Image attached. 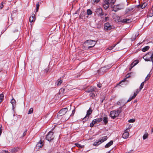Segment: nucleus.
Here are the masks:
<instances>
[{
  "label": "nucleus",
  "instance_id": "cd10ccee",
  "mask_svg": "<svg viewBox=\"0 0 153 153\" xmlns=\"http://www.w3.org/2000/svg\"><path fill=\"white\" fill-rule=\"evenodd\" d=\"M126 78L124 79L123 80H122L118 84V85H119L120 84H121L123 82H124L126 81V78H128L129 77V76H128V75H127L126 76Z\"/></svg>",
  "mask_w": 153,
  "mask_h": 153
},
{
  "label": "nucleus",
  "instance_id": "4d7b16f0",
  "mask_svg": "<svg viewBox=\"0 0 153 153\" xmlns=\"http://www.w3.org/2000/svg\"><path fill=\"white\" fill-rule=\"evenodd\" d=\"M151 61L153 62V53L152 54V58Z\"/></svg>",
  "mask_w": 153,
  "mask_h": 153
},
{
  "label": "nucleus",
  "instance_id": "2eb2a0df",
  "mask_svg": "<svg viewBox=\"0 0 153 153\" xmlns=\"http://www.w3.org/2000/svg\"><path fill=\"white\" fill-rule=\"evenodd\" d=\"M104 4H103V7L104 8L105 10L107 9L109 7V5L110 4L109 2L108 1H104Z\"/></svg>",
  "mask_w": 153,
  "mask_h": 153
},
{
  "label": "nucleus",
  "instance_id": "5701e85b",
  "mask_svg": "<svg viewBox=\"0 0 153 153\" xmlns=\"http://www.w3.org/2000/svg\"><path fill=\"white\" fill-rule=\"evenodd\" d=\"M103 121L105 124H106L108 122V117L107 116H105L103 117Z\"/></svg>",
  "mask_w": 153,
  "mask_h": 153
},
{
  "label": "nucleus",
  "instance_id": "8fccbe9b",
  "mask_svg": "<svg viewBox=\"0 0 153 153\" xmlns=\"http://www.w3.org/2000/svg\"><path fill=\"white\" fill-rule=\"evenodd\" d=\"M3 5L2 2L1 4H0V9H1L3 8Z\"/></svg>",
  "mask_w": 153,
  "mask_h": 153
},
{
  "label": "nucleus",
  "instance_id": "9d476101",
  "mask_svg": "<svg viewBox=\"0 0 153 153\" xmlns=\"http://www.w3.org/2000/svg\"><path fill=\"white\" fill-rule=\"evenodd\" d=\"M95 13L98 16H101L104 15V13L102 12V10L101 7L96 9L95 11Z\"/></svg>",
  "mask_w": 153,
  "mask_h": 153
},
{
  "label": "nucleus",
  "instance_id": "f3484780",
  "mask_svg": "<svg viewBox=\"0 0 153 153\" xmlns=\"http://www.w3.org/2000/svg\"><path fill=\"white\" fill-rule=\"evenodd\" d=\"M132 21L131 19H124L122 21V22L124 23H129Z\"/></svg>",
  "mask_w": 153,
  "mask_h": 153
},
{
  "label": "nucleus",
  "instance_id": "423d86ee",
  "mask_svg": "<svg viewBox=\"0 0 153 153\" xmlns=\"http://www.w3.org/2000/svg\"><path fill=\"white\" fill-rule=\"evenodd\" d=\"M119 113L120 112L118 110L117 111H113L111 112L110 116L112 118L114 119L119 115Z\"/></svg>",
  "mask_w": 153,
  "mask_h": 153
},
{
  "label": "nucleus",
  "instance_id": "c756f323",
  "mask_svg": "<svg viewBox=\"0 0 153 153\" xmlns=\"http://www.w3.org/2000/svg\"><path fill=\"white\" fill-rule=\"evenodd\" d=\"M65 89L63 88H61L59 91V94H64L65 93Z\"/></svg>",
  "mask_w": 153,
  "mask_h": 153
},
{
  "label": "nucleus",
  "instance_id": "49530a36",
  "mask_svg": "<svg viewBox=\"0 0 153 153\" xmlns=\"http://www.w3.org/2000/svg\"><path fill=\"white\" fill-rule=\"evenodd\" d=\"M135 120L134 119H131L128 120V122L129 123H133L135 122Z\"/></svg>",
  "mask_w": 153,
  "mask_h": 153
},
{
  "label": "nucleus",
  "instance_id": "603ef678",
  "mask_svg": "<svg viewBox=\"0 0 153 153\" xmlns=\"http://www.w3.org/2000/svg\"><path fill=\"white\" fill-rule=\"evenodd\" d=\"M49 67H48L46 69H45V71L46 72H47L49 70Z\"/></svg>",
  "mask_w": 153,
  "mask_h": 153
},
{
  "label": "nucleus",
  "instance_id": "1a4fd4ad",
  "mask_svg": "<svg viewBox=\"0 0 153 153\" xmlns=\"http://www.w3.org/2000/svg\"><path fill=\"white\" fill-rule=\"evenodd\" d=\"M102 118H97L96 119H95L90 124V126L91 127H93L95 124L96 123H99L100 122L102 121Z\"/></svg>",
  "mask_w": 153,
  "mask_h": 153
},
{
  "label": "nucleus",
  "instance_id": "a211bd4d",
  "mask_svg": "<svg viewBox=\"0 0 153 153\" xmlns=\"http://www.w3.org/2000/svg\"><path fill=\"white\" fill-rule=\"evenodd\" d=\"M129 136V133L128 132H125L123 134V137L125 139L127 138Z\"/></svg>",
  "mask_w": 153,
  "mask_h": 153
},
{
  "label": "nucleus",
  "instance_id": "72a5a7b5",
  "mask_svg": "<svg viewBox=\"0 0 153 153\" xmlns=\"http://www.w3.org/2000/svg\"><path fill=\"white\" fill-rule=\"evenodd\" d=\"M146 81L145 80L144 82H143L141 83L139 88V89L140 90H141L143 88V87L144 85V83Z\"/></svg>",
  "mask_w": 153,
  "mask_h": 153
},
{
  "label": "nucleus",
  "instance_id": "6e6552de",
  "mask_svg": "<svg viewBox=\"0 0 153 153\" xmlns=\"http://www.w3.org/2000/svg\"><path fill=\"white\" fill-rule=\"evenodd\" d=\"M112 26L108 22L105 23L104 25V30L106 31L111 30L112 28Z\"/></svg>",
  "mask_w": 153,
  "mask_h": 153
},
{
  "label": "nucleus",
  "instance_id": "2f4dec72",
  "mask_svg": "<svg viewBox=\"0 0 153 153\" xmlns=\"http://www.w3.org/2000/svg\"><path fill=\"white\" fill-rule=\"evenodd\" d=\"M75 145L78 147L82 148L84 147V146L81 145L78 143H75Z\"/></svg>",
  "mask_w": 153,
  "mask_h": 153
},
{
  "label": "nucleus",
  "instance_id": "37998d69",
  "mask_svg": "<svg viewBox=\"0 0 153 153\" xmlns=\"http://www.w3.org/2000/svg\"><path fill=\"white\" fill-rule=\"evenodd\" d=\"M141 91V90H140V89L139 90L138 89H137L136 91V92H134V95H136V96H137V94H138V93L140 92V91Z\"/></svg>",
  "mask_w": 153,
  "mask_h": 153
},
{
  "label": "nucleus",
  "instance_id": "680f3d73",
  "mask_svg": "<svg viewBox=\"0 0 153 153\" xmlns=\"http://www.w3.org/2000/svg\"><path fill=\"white\" fill-rule=\"evenodd\" d=\"M69 117H67V118H66L65 119V120H67L69 118Z\"/></svg>",
  "mask_w": 153,
  "mask_h": 153
},
{
  "label": "nucleus",
  "instance_id": "e2e57ef3",
  "mask_svg": "<svg viewBox=\"0 0 153 153\" xmlns=\"http://www.w3.org/2000/svg\"><path fill=\"white\" fill-rule=\"evenodd\" d=\"M18 30H15V31H14V32H18Z\"/></svg>",
  "mask_w": 153,
  "mask_h": 153
},
{
  "label": "nucleus",
  "instance_id": "aec40b11",
  "mask_svg": "<svg viewBox=\"0 0 153 153\" xmlns=\"http://www.w3.org/2000/svg\"><path fill=\"white\" fill-rule=\"evenodd\" d=\"M19 148L17 147L14 148L10 149V152L13 153H15L18 151Z\"/></svg>",
  "mask_w": 153,
  "mask_h": 153
},
{
  "label": "nucleus",
  "instance_id": "4468645a",
  "mask_svg": "<svg viewBox=\"0 0 153 153\" xmlns=\"http://www.w3.org/2000/svg\"><path fill=\"white\" fill-rule=\"evenodd\" d=\"M106 71V67H104L101 68L99 70H98V72L100 75L103 74Z\"/></svg>",
  "mask_w": 153,
  "mask_h": 153
},
{
  "label": "nucleus",
  "instance_id": "c9c22d12",
  "mask_svg": "<svg viewBox=\"0 0 153 153\" xmlns=\"http://www.w3.org/2000/svg\"><path fill=\"white\" fill-rule=\"evenodd\" d=\"M89 96L91 97H92V98H94L95 96V94L93 92L90 93Z\"/></svg>",
  "mask_w": 153,
  "mask_h": 153
},
{
  "label": "nucleus",
  "instance_id": "a878e982",
  "mask_svg": "<svg viewBox=\"0 0 153 153\" xmlns=\"http://www.w3.org/2000/svg\"><path fill=\"white\" fill-rule=\"evenodd\" d=\"M149 46H145L144 48H143L142 50V51L143 52H145L146 51H147L149 50Z\"/></svg>",
  "mask_w": 153,
  "mask_h": 153
},
{
  "label": "nucleus",
  "instance_id": "7c9ffc66",
  "mask_svg": "<svg viewBox=\"0 0 153 153\" xmlns=\"http://www.w3.org/2000/svg\"><path fill=\"white\" fill-rule=\"evenodd\" d=\"M100 0H91V2L93 4L97 3L100 1Z\"/></svg>",
  "mask_w": 153,
  "mask_h": 153
},
{
  "label": "nucleus",
  "instance_id": "20e7f679",
  "mask_svg": "<svg viewBox=\"0 0 153 153\" xmlns=\"http://www.w3.org/2000/svg\"><path fill=\"white\" fill-rule=\"evenodd\" d=\"M85 43H87L88 44V45H90V46H88V48L89 49L94 47L96 44V42L95 41L93 40H88L85 41Z\"/></svg>",
  "mask_w": 153,
  "mask_h": 153
},
{
  "label": "nucleus",
  "instance_id": "6e6d98bb",
  "mask_svg": "<svg viewBox=\"0 0 153 153\" xmlns=\"http://www.w3.org/2000/svg\"><path fill=\"white\" fill-rule=\"evenodd\" d=\"M30 17H32V18H35V15L34 14H32L31 16H30Z\"/></svg>",
  "mask_w": 153,
  "mask_h": 153
},
{
  "label": "nucleus",
  "instance_id": "69168bd1",
  "mask_svg": "<svg viewBox=\"0 0 153 153\" xmlns=\"http://www.w3.org/2000/svg\"><path fill=\"white\" fill-rule=\"evenodd\" d=\"M109 1V0H104V1Z\"/></svg>",
  "mask_w": 153,
  "mask_h": 153
},
{
  "label": "nucleus",
  "instance_id": "393cba45",
  "mask_svg": "<svg viewBox=\"0 0 153 153\" xmlns=\"http://www.w3.org/2000/svg\"><path fill=\"white\" fill-rule=\"evenodd\" d=\"M149 134L147 132L146 133L143 135V140H144L147 138H148V137Z\"/></svg>",
  "mask_w": 153,
  "mask_h": 153
},
{
  "label": "nucleus",
  "instance_id": "3c124183",
  "mask_svg": "<svg viewBox=\"0 0 153 153\" xmlns=\"http://www.w3.org/2000/svg\"><path fill=\"white\" fill-rule=\"evenodd\" d=\"M1 127H2V126H0V135H1V133H2V130L1 128Z\"/></svg>",
  "mask_w": 153,
  "mask_h": 153
},
{
  "label": "nucleus",
  "instance_id": "f8f14e48",
  "mask_svg": "<svg viewBox=\"0 0 153 153\" xmlns=\"http://www.w3.org/2000/svg\"><path fill=\"white\" fill-rule=\"evenodd\" d=\"M123 8L122 6L120 5L119 4L117 5H114L113 7V11L116 12L118 10H121Z\"/></svg>",
  "mask_w": 153,
  "mask_h": 153
},
{
  "label": "nucleus",
  "instance_id": "f257e3e1",
  "mask_svg": "<svg viewBox=\"0 0 153 153\" xmlns=\"http://www.w3.org/2000/svg\"><path fill=\"white\" fill-rule=\"evenodd\" d=\"M108 137L107 136L102 137L98 140H96L93 144L94 146H98L102 143L107 140Z\"/></svg>",
  "mask_w": 153,
  "mask_h": 153
},
{
  "label": "nucleus",
  "instance_id": "338daca9",
  "mask_svg": "<svg viewBox=\"0 0 153 153\" xmlns=\"http://www.w3.org/2000/svg\"><path fill=\"white\" fill-rule=\"evenodd\" d=\"M77 11L75 12V14H77Z\"/></svg>",
  "mask_w": 153,
  "mask_h": 153
},
{
  "label": "nucleus",
  "instance_id": "052dcab7",
  "mask_svg": "<svg viewBox=\"0 0 153 153\" xmlns=\"http://www.w3.org/2000/svg\"><path fill=\"white\" fill-rule=\"evenodd\" d=\"M137 102V100H134V103L136 102Z\"/></svg>",
  "mask_w": 153,
  "mask_h": 153
},
{
  "label": "nucleus",
  "instance_id": "dca6fc26",
  "mask_svg": "<svg viewBox=\"0 0 153 153\" xmlns=\"http://www.w3.org/2000/svg\"><path fill=\"white\" fill-rule=\"evenodd\" d=\"M96 89V88H94V87L91 86L88 89L86 92L88 93L90 92H93L95 91Z\"/></svg>",
  "mask_w": 153,
  "mask_h": 153
},
{
  "label": "nucleus",
  "instance_id": "f704fd0d",
  "mask_svg": "<svg viewBox=\"0 0 153 153\" xmlns=\"http://www.w3.org/2000/svg\"><path fill=\"white\" fill-rule=\"evenodd\" d=\"M39 7V3L38 2L36 4V12H37L38 11V9Z\"/></svg>",
  "mask_w": 153,
  "mask_h": 153
},
{
  "label": "nucleus",
  "instance_id": "c85d7f7f",
  "mask_svg": "<svg viewBox=\"0 0 153 153\" xmlns=\"http://www.w3.org/2000/svg\"><path fill=\"white\" fill-rule=\"evenodd\" d=\"M147 4L146 2H145L143 3V4L141 5L140 7L141 8L143 9L145 8L147 6Z\"/></svg>",
  "mask_w": 153,
  "mask_h": 153
},
{
  "label": "nucleus",
  "instance_id": "0eeeda50",
  "mask_svg": "<svg viewBox=\"0 0 153 153\" xmlns=\"http://www.w3.org/2000/svg\"><path fill=\"white\" fill-rule=\"evenodd\" d=\"M152 53L150 52H149L143 57V58L146 61H151L152 60Z\"/></svg>",
  "mask_w": 153,
  "mask_h": 153
},
{
  "label": "nucleus",
  "instance_id": "412c9836",
  "mask_svg": "<svg viewBox=\"0 0 153 153\" xmlns=\"http://www.w3.org/2000/svg\"><path fill=\"white\" fill-rule=\"evenodd\" d=\"M11 103L12 105L13 108V109L16 106V101L14 99H12L11 101Z\"/></svg>",
  "mask_w": 153,
  "mask_h": 153
},
{
  "label": "nucleus",
  "instance_id": "13d9d810",
  "mask_svg": "<svg viewBox=\"0 0 153 153\" xmlns=\"http://www.w3.org/2000/svg\"><path fill=\"white\" fill-rule=\"evenodd\" d=\"M104 15L105 17V16H108V15L107 14H106V13L104 14V15Z\"/></svg>",
  "mask_w": 153,
  "mask_h": 153
},
{
  "label": "nucleus",
  "instance_id": "473e14b6",
  "mask_svg": "<svg viewBox=\"0 0 153 153\" xmlns=\"http://www.w3.org/2000/svg\"><path fill=\"white\" fill-rule=\"evenodd\" d=\"M92 12L90 9H88L87 10V13L88 15H91L92 14Z\"/></svg>",
  "mask_w": 153,
  "mask_h": 153
},
{
  "label": "nucleus",
  "instance_id": "bf43d9fd",
  "mask_svg": "<svg viewBox=\"0 0 153 153\" xmlns=\"http://www.w3.org/2000/svg\"><path fill=\"white\" fill-rule=\"evenodd\" d=\"M8 153V152L5 151L3 152L2 153Z\"/></svg>",
  "mask_w": 153,
  "mask_h": 153
},
{
  "label": "nucleus",
  "instance_id": "bb28decb",
  "mask_svg": "<svg viewBox=\"0 0 153 153\" xmlns=\"http://www.w3.org/2000/svg\"><path fill=\"white\" fill-rule=\"evenodd\" d=\"M136 97V95H134L130 97L128 100L127 101V102L130 101L134 99Z\"/></svg>",
  "mask_w": 153,
  "mask_h": 153
},
{
  "label": "nucleus",
  "instance_id": "09e8293b",
  "mask_svg": "<svg viewBox=\"0 0 153 153\" xmlns=\"http://www.w3.org/2000/svg\"><path fill=\"white\" fill-rule=\"evenodd\" d=\"M75 108L73 110V111H72V113L71 115H70V116H71L72 115H73L75 113Z\"/></svg>",
  "mask_w": 153,
  "mask_h": 153
},
{
  "label": "nucleus",
  "instance_id": "0e129e2a",
  "mask_svg": "<svg viewBox=\"0 0 153 153\" xmlns=\"http://www.w3.org/2000/svg\"><path fill=\"white\" fill-rule=\"evenodd\" d=\"M153 13L152 14H151V15L150 16H152L153 15V10H152Z\"/></svg>",
  "mask_w": 153,
  "mask_h": 153
},
{
  "label": "nucleus",
  "instance_id": "6ab92c4d",
  "mask_svg": "<svg viewBox=\"0 0 153 153\" xmlns=\"http://www.w3.org/2000/svg\"><path fill=\"white\" fill-rule=\"evenodd\" d=\"M113 144V141L112 140L110 141L109 143H107L105 146V148H108L109 147Z\"/></svg>",
  "mask_w": 153,
  "mask_h": 153
},
{
  "label": "nucleus",
  "instance_id": "79ce46f5",
  "mask_svg": "<svg viewBox=\"0 0 153 153\" xmlns=\"http://www.w3.org/2000/svg\"><path fill=\"white\" fill-rule=\"evenodd\" d=\"M35 18H32V17H30L29 18V21L31 23L35 21Z\"/></svg>",
  "mask_w": 153,
  "mask_h": 153
},
{
  "label": "nucleus",
  "instance_id": "c03bdc74",
  "mask_svg": "<svg viewBox=\"0 0 153 153\" xmlns=\"http://www.w3.org/2000/svg\"><path fill=\"white\" fill-rule=\"evenodd\" d=\"M133 9V8L132 7H129L126 9V11L128 12L129 11H131Z\"/></svg>",
  "mask_w": 153,
  "mask_h": 153
},
{
  "label": "nucleus",
  "instance_id": "4be33fe9",
  "mask_svg": "<svg viewBox=\"0 0 153 153\" xmlns=\"http://www.w3.org/2000/svg\"><path fill=\"white\" fill-rule=\"evenodd\" d=\"M85 14H86L85 12H83L80 13L79 18V19H83L85 17Z\"/></svg>",
  "mask_w": 153,
  "mask_h": 153
},
{
  "label": "nucleus",
  "instance_id": "a18cd8bd",
  "mask_svg": "<svg viewBox=\"0 0 153 153\" xmlns=\"http://www.w3.org/2000/svg\"><path fill=\"white\" fill-rule=\"evenodd\" d=\"M150 76H151V75L150 74H148L147 75V76H146V77L145 78V81H146V80H147L149 79V78L150 77Z\"/></svg>",
  "mask_w": 153,
  "mask_h": 153
},
{
  "label": "nucleus",
  "instance_id": "de8ad7c7",
  "mask_svg": "<svg viewBox=\"0 0 153 153\" xmlns=\"http://www.w3.org/2000/svg\"><path fill=\"white\" fill-rule=\"evenodd\" d=\"M134 65L133 66H134L136 65L138 63V60H136L134 61Z\"/></svg>",
  "mask_w": 153,
  "mask_h": 153
},
{
  "label": "nucleus",
  "instance_id": "4c0bfd02",
  "mask_svg": "<svg viewBox=\"0 0 153 153\" xmlns=\"http://www.w3.org/2000/svg\"><path fill=\"white\" fill-rule=\"evenodd\" d=\"M62 80H58V82H57V85L58 86H59L60 85H61V84L62 83Z\"/></svg>",
  "mask_w": 153,
  "mask_h": 153
},
{
  "label": "nucleus",
  "instance_id": "9b49d317",
  "mask_svg": "<svg viewBox=\"0 0 153 153\" xmlns=\"http://www.w3.org/2000/svg\"><path fill=\"white\" fill-rule=\"evenodd\" d=\"M14 14H15V15L16 14V12L15 11L14 12V11H13L11 13V16L10 17H8V24H10V25H11L13 22V19L14 17Z\"/></svg>",
  "mask_w": 153,
  "mask_h": 153
},
{
  "label": "nucleus",
  "instance_id": "7ed1b4c3",
  "mask_svg": "<svg viewBox=\"0 0 153 153\" xmlns=\"http://www.w3.org/2000/svg\"><path fill=\"white\" fill-rule=\"evenodd\" d=\"M53 132L52 131H50L49 132L46 137V140L48 141H51L53 140L54 138V136L53 135Z\"/></svg>",
  "mask_w": 153,
  "mask_h": 153
},
{
  "label": "nucleus",
  "instance_id": "ddd939ff",
  "mask_svg": "<svg viewBox=\"0 0 153 153\" xmlns=\"http://www.w3.org/2000/svg\"><path fill=\"white\" fill-rule=\"evenodd\" d=\"M43 145V141L41 140L38 143L36 146V149H39L40 148H42Z\"/></svg>",
  "mask_w": 153,
  "mask_h": 153
},
{
  "label": "nucleus",
  "instance_id": "e433bc0d",
  "mask_svg": "<svg viewBox=\"0 0 153 153\" xmlns=\"http://www.w3.org/2000/svg\"><path fill=\"white\" fill-rule=\"evenodd\" d=\"M4 95L3 94H0V102H1L3 99Z\"/></svg>",
  "mask_w": 153,
  "mask_h": 153
},
{
  "label": "nucleus",
  "instance_id": "5fc2aeb1",
  "mask_svg": "<svg viewBox=\"0 0 153 153\" xmlns=\"http://www.w3.org/2000/svg\"><path fill=\"white\" fill-rule=\"evenodd\" d=\"M116 44H115V45H114L113 46H112L111 47L110 49H109L111 50V49H113L114 47H115V46H116Z\"/></svg>",
  "mask_w": 153,
  "mask_h": 153
},
{
  "label": "nucleus",
  "instance_id": "ea45409f",
  "mask_svg": "<svg viewBox=\"0 0 153 153\" xmlns=\"http://www.w3.org/2000/svg\"><path fill=\"white\" fill-rule=\"evenodd\" d=\"M33 112V109L32 108H31L29 110L28 113V114H32Z\"/></svg>",
  "mask_w": 153,
  "mask_h": 153
},
{
  "label": "nucleus",
  "instance_id": "f03ea898",
  "mask_svg": "<svg viewBox=\"0 0 153 153\" xmlns=\"http://www.w3.org/2000/svg\"><path fill=\"white\" fill-rule=\"evenodd\" d=\"M92 112V110L91 108L87 111V114L83 118L82 121L83 123L85 122L89 118L90 115L91 114Z\"/></svg>",
  "mask_w": 153,
  "mask_h": 153
},
{
  "label": "nucleus",
  "instance_id": "864d4df0",
  "mask_svg": "<svg viewBox=\"0 0 153 153\" xmlns=\"http://www.w3.org/2000/svg\"><path fill=\"white\" fill-rule=\"evenodd\" d=\"M97 86L99 87V88H101V87H102V84H97Z\"/></svg>",
  "mask_w": 153,
  "mask_h": 153
},
{
  "label": "nucleus",
  "instance_id": "a19ab883",
  "mask_svg": "<svg viewBox=\"0 0 153 153\" xmlns=\"http://www.w3.org/2000/svg\"><path fill=\"white\" fill-rule=\"evenodd\" d=\"M27 129H25L24 131V132L23 133V135L22 136V137H24L27 134Z\"/></svg>",
  "mask_w": 153,
  "mask_h": 153
},
{
  "label": "nucleus",
  "instance_id": "58836bf2",
  "mask_svg": "<svg viewBox=\"0 0 153 153\" xmlns=\"http://www.w3.org/2000/svg\"><path fill=\"white\" fill-rule=\"evenodd\" d=\"M116 0H111V1L109 0V3L110 4H112V5H113L116 2Z\"/></svg>",
  "mask_w": 153,
  "mask_h": 153
},
{
  "label": "nucleus",
  "instance_id": "39448f33",
  "mask_svg": "<svg viewBox=\"0 0 153 153\" xmlns=\"http://www.w3.org/2000/svg\"><path fill=\"white\" fill-rule=\"evenodd\" d=\"M67 111L68 109L66 108H63L61 109L58 113L57 115L58 117L59 118V117L65 115L67 112Z\"/></svg>",
  "mask_w": 153,
  "mask_h": 153
},
{
  "label": "nucleus",
  "instance_id": "b1692460",
  "mask_svg": "<svg viewBox=\"0 0 153 153\" xmlns=\"http://www.w3.org/2000/svg\"><path fill=\"white\" fill-rule=\"evenodd\" d=\"M101 18L102 19V22H105L107 21H108L109 19L108 16H105V17L103 19H102V17Z\"/></svg>",
  "mask_w": 153,
  "mask_h": 153
}]
</instances>
